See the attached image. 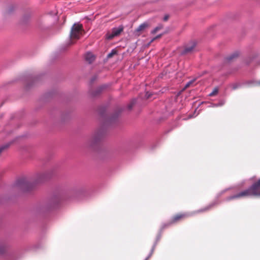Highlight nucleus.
Wrapping results in <instances>:
<instances>
[{
  "label": "nucleus",
  "instance_id": "4",
  "mask_svg": "<svg viewBox=\"0 0 260 260\" xmlns=\"http://www.w3.org/2000/svg\"><path fill=\"white\" fill-rule=\"evenodd\" d=\"M51 177V174L49 172H45L43 173H41L37 174L35 183H40L43 182L48 179H49Z\"/></svg>",
  "mask_w": 260,
  "mask_h": 260
},
{
  "label": "nucleus",
  "instance_id": "21",
  "mask_svg": "<svg viewBox=\"0 0 260 260\" xmlns=\"http://www.w3.org/2000/svg\"><path fill=\"white\" fill-rule=\"evenodd\" d=\"M169 15L165 16V17H164V20L165 21H167L168 20V19H169Z\"/></svg>",
  "mask_w": 260,
  "mask_h": 260
},
{
  "label": "nucleus",
  "instance_id": "9",
  "mask_svg": "<svg viewBox=\"0 0 260 260\" xmlns=\"http://www.w3.org/2000/svg\"><path fill=\"white\" fill-rule=\"evenodd\" d=\"M196 45V44L194 42H192L190 44L188 45L182 51L181 54L184 55L192 52L194 50Z\"/></svg>",
  "mask_w": 260,
  "mask_h": 260
},
{
  "label": "nucleus",
  "instance_id": "16",
  "mask_svg": "<svg viewBox=\"0 0 260 260\" xmlns=\"http://www.w3.org/2000/svg\"><path fill=\"white\" fill-rule=\"evenodd\" d=\"M136 100L135 99L133 100L128 105V108L131 109L133 106L135 104Z\"/></svg>",
  "mask_w": 260,
  "mask_h": 260
},
{
  "label": "nucleus",
  "instance_id": "24",
  "mask_svg": "<svg viewBox=\"0 0 260 260\" xmlns=\"http://www.w3.org/2000/svg\"><path fill=\"white\" fill-rule=\"evenodd\" d=\"M146 96L147 98L148 99L150 96V95L148 94V93H146Z\"/></svg>",
  "mask_w": 260,
  "mask_h": 260
},
{
  "label": "nucleus",
  "instance_id": "20",
  "mask_svg": "<svg viewBox=\"0 0 260 260\" xmlns=\"http://www.w3.org/2000/svg\"><path fill=\"white\" fill-rule=\"evenodd\" d=\"M193 81H190L189 82H188L185 86V88H188V87H189V86L190 85V84H191L192 83H193Z\"/></svg>",
  "mask_w": 260,
  "mask_h": 260
},
{
  "label": "nucleus",
  "instance_id": "7",
  "mask_svg": "<svg viewBox=\"0 0 260 260\" xmlns=\"http://www.w3.org/2000/svg\"><path fill=\"white\" fill-rule=\"evenodd\" d=\"M103 136V133L101 132H97L93 136L88 142V145L90 147L93 146V145L99 142Z\"/></svg>",
  "mask_w": 260,
  "mask_h": 260
},
{
  "label": "nucleus",
  "instance_id": "17",
  "mask_svg": "<svg viewBox=\"0 0 260 260\" xmlns=\"http://www.w3.org/2000/svg\"><path fill=\"white\" fill-rule=\"evenodd\" d=\"M116 53L117 52L115 50H112V51L108 54V58H111L114 55L116 54Z\"/></svg>",
  "mask_w": 260,
  "mask_h": 260
},
{
  "label": "nucleus",
  "instance_id": "11",
  "mask_svg": "<svg viewBox=\"0 0 260 260\" xmlns=\"http://www.w3.org/2000/svg\"><path fill=\"white\" fill-rule=\"evenodd\" d=\"M7 248L8 246L6 243H0V254L4 253L6 251Z\"/></svg>",
  "mask_w": 260,
  "mask_h": 260
},
{
  "label": "nucleus",
  "instance_id": "2",
  "mask_svg": "<svg viewBox=\"0 0 260 260\" xmlns=\"http://www.w3.org/2000/svg\"><path fill=\"white\" fill-rule=\"evenodd\" d=\"M84 30L83 25L81 24L75 23L72 27L70 38L71 39V43L73 44V40H78L81 36L83 35Z\"/></svg>",
  "mask_w": 260,
  "mask_h": 260
},
{
  "label": "nucleus",
  "instance_id": "18",
  "mask_svg": "<svg viewBox=\"0 0 260 260\" xmlns=\"http://www.w3.org/2000/svg\"><path fill=\"white\" fill-rule=\"evenodd\" d=\"M254 185L256 187L257 190H259V189L260 188V179L257 182L254 183Z\"/></svg>",
  "mask_w": 260,
  "mask_h": 260
},
{
  "label": "nucleus",
  "instance_id": "25",
  "mask_svg": "<svg viewBox=\"0 0 260 260\" xmlns=\"http://www.w3.org/2000/svg\"><path fill=\"white\" fill-rule=\"evenodd\" d=\"M257 84L260 85V80L259 81L257 82Z\"/></svg>",
  "mask_w": 260,
  "mask_h": 260
},
{
  "label": "nucleus",
  "instance_id": "5",
  "mask_svg": "<svg viewBox=\"0 0 260 260\" xmlns=\"http://www.w3.org/2000/svg\"><path fill=\"white\" fill-rule=\"evenodd\" d=\"M17 184L21 189L24 191H28L33 187L32 184L25 179H22L19 180Z\"/></svg>",
  "mask_w": 260,
  "mask_h": 260
},
{
  "label": "nucleus",
  "instance_id": "12",
  "mask_svg": "<svg viewBox=\"0 0 260 260\" xmlns=\"http://www.w3.org/2000/svg\"><path fill=\"white\" fill-rule=\"evenodd\" d=\"M238 53H234L231 54L229 56H227L226 58V59L228 61H232L235 58H236L238 56Z\"/></svg>",
  "mask_w": 260,
  "mask_h": 260
},
{
  "label": "nucleus",
  "instance_id": "3",
  "mask_svg": "<svg viewBox=\"0 0 260 260\" xmlns=\"http://www.w3.org/2000/svg\"><path fill=\"white\" fill-rule=\"evenodd\" d=\"M190 214L187 213H179L174 215L171 219L169 223L170 224L178 222L185 218L189 217Z\"/></svg>",
  "mask_w": 260,
  "mask_h": 260
},
{
  "label": "nucleus",
  "instance_id": "23",
  "mask_svg": "<svg viewBox=\"0 0 260 260\" xmlns=\"http://www.w3.org/2000/svg\"><path fill=\"white\" fill-rule=\"evenodd\" d=\"M192 115H189V117H188V118H184V119H183V120H186L188 119H189V118H192Z\"/></svg>",
  "mask_w": 260,
  "mask_h": 260
},
{
  "label": "nucleus",
  "instance_id": "1",
  "mask_svg": "<svg viewBox=\"0 0 260 260\" xmlns=\"http://www.w3.org/2000/svg\"><path fill=\"white\" fill-rule=\"evenodd\" d=\"M249 196H260V191L257 190L254 184H253L248 189L238 193L236 194L228 197L227 198V200L230 201L235 199L245 198Z\"/></svg>",
  "mask_w": 260,
  "mask_h": 260
},
{
  "label": "nucleus",
  "instance_id": "10",
  "mask_svg": "<svg viewBox=\"0 0 260 260\" xmlns=\"http://www.w3.org/2000/svg\"><path fill=\"white\" fill-rule=\"evenodd\" d=\"M85 59L89 63H91L95 59L94 55L91 52H88L85 54Z\"/></svg>",
  "mask_w": 260,
  "mask_h": 260
},
{
  "label": "nucleus",
  "instance_id": "6",
  "mask_svg": "<svg viewBox=\"0 0 260 260\" xmlns=\"http://www.w3.org/2000/svg\"><path fill=\"white\" fill-rule=\"evenodd\" d=\"M123 30V27L120 26L119 27H115L112 29L111 33L109 32L106 35V39L112 40L115 37L118 36Z\"/></svg>",
  "mask_w": 260,
  "mask_h": 260
},
{
  "label": "nucleus",
  "instance_id": "13",
  "mask_svg": "<svg viewBox=\"0 0 260 260\" xmlns=\"http://www.w3.org/2000/svg\"><path fill=\"white\" fill-rule=\"evenodd\" d=\"M219 88L218 87H215L213 91L209 94L210 96H214L217 94L218 92Z\"/></svg>",
  "mask_w": 260,
  "mask_h": 260
},
{
  "label": "nucleus",
  "instance_id": "15",
  "mask_svg": "<svg viewBox=\"0 0 260 260\" xmlns=\"http://www.w3.org/2000/svg\"><path fill=\"white\" fill-rule=\"evenodd\" d=\"M163 27L162 25H158V26L156 27L152 31H151V33L152 34H155L157 31H158L159 30H160L161 29H162Z\"/></svg>",
  "mask_w": 260,
  "mask_h": 260
},
{
  "label": "nucleus",
  "instance_id": "14",
  "mask_svg": "<svg viewBox=\"0 0 260 260\" xmlns=\"http://www.w3.org/2000/svg\"><path fill=\"white\" fill-rule=\"evenodd\" d=\"M211 208V206H207L205 208H202L198 211H197L196 212V213H200V212H206L208 210H209V209H210Z\"/></svg>",
  "mask_w": 260,
  "mask_h": 260
},
{
  "label": "nucleus",
  "instance_id": "22",
  "mask_svg": "<svg viewBox=\"0 0 260 260\" xmlns=\"http://www.w3.org/2000/svg\"><path fill=\"white\" fill-rule=\"evenodd\" d=\"M101 88H100V89H98V91L97 92V93H93V95H94V96L96 95L101 91Z\"/></svg>",
  "mask_w": 260,
  "mask_h": 260
},
{
  "label": "nucleus",
  "instance_id": "8",
  "mask_svg": "<svg viewBox=\"0 0 260 260\" xmlns=\"http://www.w3.org/2000/svg\"><path fill=\"white\" fill-rule=\"evenodd\" d=\"M149 27V24L147 22H144L139 26L134 31V35L136 36L139 37L141 34L142 32L146 28Z\"/></svg>",
  "mask_w": 260,
  "mask_h": 260
},
{
  "label": "nucleus",
  "instance_id": "19",
  "mask_svg": "<svg viewBox=\"0 0 260 260\" xmlns=\"http://www.w3.org/2000/svg\"><path fill=\"white\" fill-rule=\"evenodd\" d=\"M161 36H162V35H161V34H160V35H158V36H156L155 37H154V38H153V39L151 40L150 42L149 43V44H150V43H151L152 42H153L154 40H155L156 39H157L160 38Z\"/></svg>",
  "mask_w": 260,
  "mask_h": 260
}]
</instances>
